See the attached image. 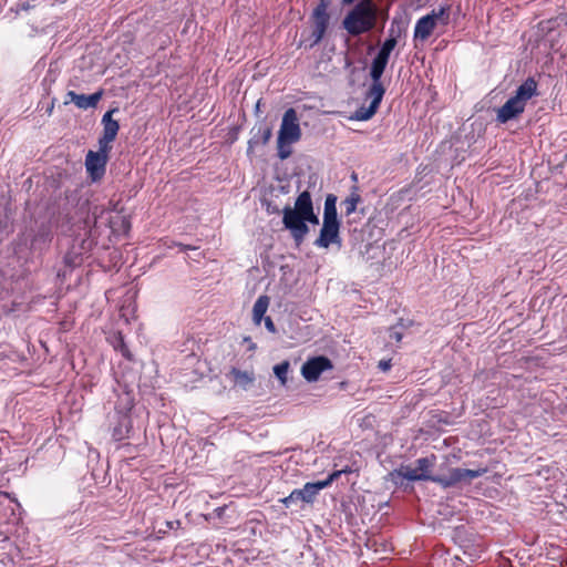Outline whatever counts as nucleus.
I'll use <instances>...</instances> for the list:
<instances>
[{"mask_svg":"<svg viewBox=\"0 0 567 567\" xmlns=\"http://www.w3.org/2000/svg\"><path fill=\"white\" fill-rule=\"evenodd\" d=\"M390 367H391L390 361L381 360V361L379 362V368H380L381 370H383V371L389 370V369H390Z\"/></svg>","mask_w":567,"mask_h":567,"instance_id":"nucleus-29","label":"nucleus"},{"mask_svg":"<svg viewBox=\"0 0 567 567\" xmlns=\"http://www.w3.org/2000/svg\"><path fill=\"white\" fill-rule=\"evenodd\" d=\"M332 244L341 245L340 221L323 220L319 237L315 245L320 248H328Z\"/></svg>","mask_w":567,"mask_h":567,"instance_id":"nucleus-11","label":"nucleus"},{"mask_svg":"<svg viewBox=\"0 0 567 567\" xmlns=\"http://www.w3.org/2000/svg\"><path fill=\"white\" fill-rule=\"evenodd\" d=\"M269 297L265 295L256 300L252 307V319L256 324H260L261 320L265 319L264 316L269 307Z\"/></svg>","mask_w":567,"mask_h":567,"instance_id":"nucleus-20","label":"nucleus"},{"mask_svg":"<svg viewBox=\"0 0 567 567\" xmlns=\"http://www.w3.org/2000/svg\"><path fill=\"white\" fill-rule=\"evenodd\" d=\"M272 135V131L267 125H259L257 127V132L254 133L251 138L248 142V154L252 151V148L257 145H266Z\"/></svg>","mask_w":567,"mask_h":567,"instance_id":"nucleus-17","label":"nucleus"},{"mask_svg":"<svg viewBox=\"0 0 567 567\" xmlns=\"http://www.w3.org/2000/svg\"><path fill=\"white\" fill-rule=\"evenodd\" d=\"M377 110L378 109L371 104L369 106L362 105L350 118L355 121H368L375 114Z\"/></svg>","mask_w":567,"mask_h":567,"instance_id":"nucleus-23","label":"nucleus"},{"mask_svg":"<svg viewBox=\"0 0 567 567\" xmlns=\"http://www.w3.org/2000/svg\"><path fill=\"white\" fill-rule=\"evenodd\" d=\"M342 473H343V471H334L324 481H319V482H315V483H306L302 488L293 489L287 497L280 499V502L286 507H290L291 505L298 504L299 502L305 503V504H311L315 502L319 492L321 489L328 487Z\"/></svg>","mask_w":567,"mask_h":567,"instance_id":"nucleus-5","label":"nucleus"},{"mask_svg":"<svg viewBox=\"0 0 567 567\" xmlns=\"http://www.w3.org/2000/svg\"><path fill=\"white\" fill-rule=\"evenodd\" d=\"M181 247H182L183 250H186V249L190 248L189 246H184V245H181Z\"/></svg>","mask_w":567,"mask_h":567,"instance_id":"nucleus-33","label":"nucleus"},{"mask_svg":"<svg viewBox=\"0 0 567 567\" xmlns=\"http://www.w3.org/2000/svg\"><path fill=\"white\" fill-rule=\"evenodd\" d=\"M115 110L107 111L102 117L103 134L99 138V145L111 147V143L116 138L120 125L117 121L112 118V114Z\"/></svg>","mask_w":567,"mask_h":567,"instance_id":"nucleus-12","label":"nucleus"},{"mask_svg":"<svg viewBox=\"0 0 567 567\" xmlns=\"http://www.w3.org/2000/svg\"><path fill=\"white\" fill-rule=\"evenodd\" d=\"M353 2H354V0H342V3H343V4H351V3H353Z\"/></svg>","mask_w":567,"mask_h":567,"instance_id":"nucleus-32","label":"nucleus"},{"mask_svg":"<svg viewBox=\"0 0 567 567\" xmlns=\"http://www.w3.org/2000/svg\"><path fill=\"white\" fill-rule=\"evenodd\" d=\"M264 321H265V327L267 328V330H268L269 332H271V333H275V332H276V327H275V323H274V321L271 320V318H270V317H266V318L264 319Z\"/></svg>","mask_w":567,"mask_h":567,"instance_id":"nucleus-27","label":"nucleus"},{"mask_svg":"<svg viewBox=\"0 0 567 567\" xmlns=\"http://www.w3.org/2000/svg\"><path fill=\"white\" fill-rule=\"evenodd\" d=\"M396 39L395 38H389L386 39L384 42H383V47L390 49V50H394L395 45H396Z\"/></svg>","mask_w":567,"mask_h":567,"instance_id":"nucleus-28","label":"nucleus"},{"mask_svg":"<svg viewBox=\"0 0 567 567\" xmlns=\"http://www.w3.org/2000/svg\"><path fill=\"white\" fill-rule=\"evenodd\" d=\"M227 375L233 379L235 385L243 390H247L255 381L254 372L241 371L237 368H231Z\"/></svg>","mask_w":567,"mask_h":567,"instance_id":"nucleus-16","label":"nucleus"},{"mask_svg":"<svg viewBox=\"0 0 567 567\" xmlns=\"http://www.w3.org/2000/svg\"><path fill=\"white\" fill-rule=\"evenodd\" d=\"M378 19V8L372 0L359 1L344 17L343 28L352 37L370 32Z\"/></svg>","mask_w":567,"mask_h":567,"instance_id":"nucleus-2","label":"nucleus"},{"mask_svg":"<svg viewBox=\"0 0 567 567\" xmlns=\"http://www.w3.org/2000/svg\"><path fill=\"white\" fill-rule=\"evenodd\" d=\"M391 52L392 50L382 45L377 55L389 61Z\"/></svg>","mask_w":567,"mask_h":567,"instance_id":"nucleus-26","label":"nucleus"},{"mask_svg":"<svg viewBox=\"0 0 567 567\" xmlns=\"http://www.w3.org/2000/svg\"><path fill=\"white\" fill-rule=\"evenodd\" d=\"M315 19V29L312 35L315 38V42H319L327 30L329 23V16L327 13V4L324 1H321L313 11Z\"/></svg>","mask_w":567,"mask_h":567,"instance_id":"nucleus-14","label":"nucleus"},{"mask_svg":"<svg viewBox=\"0 0 567 567\" xmlns=\"http://www.w3.org/2000/svg\"><path fill=\"white\" fill-rule=\"evenodd\" d=\"M450 10V4H443L432 10L431 13L420 18L415 23L414 38L424 41L432 34L436 25L449 24Z\"/></svg>","mask_w":567,"mask_h":567,"instance_id":"nucleus-7","label":"nucleus"},{"mask_svg":"<svg viewBox=\"0 0 567 567\" xmlns=\"http://www.w3.org/2000/svg\"><path fill=\"white\" fill-rule=\"evenodd\" d=\"M486 473V468L467 470V468H452L446 475H435L434 483L440 484L443 488L455 486L458 483H471Z\"/></svg>","mask_w":567,"mask_h":567,"instance_id":"nucleus-8","label":"nucleus"},{"mask_svg":"<svg viewBox=\"0 0 567 567\" xmlns=\"http://www.w3.org/2000/svg\"><path fill=\"white\" fill-rule=\"evenodd\" d=\"M111 147L99 145V151H89L85 157V167L93 181L100 179L105 173L107 154Z\"/></svg>","mask_w":567,"mask_h":567,"instance_id":"nucleus-9","label":"nucleus"},{"mask_svg":"<svg viewBox=\"0 0 567 567\" xmlns=\"http://www.w3.org/2000/svg\"><path fill=\"white\" fill-rule=\"evenodd\" d=\"M333 368L329 358L319 355L307 360L301 367V375L308 382H316L321 373Z\"/></svg>","mask_w":567,"mask_h":567,"instance_id":"nucleus-10","label":"nucleus"},{"mask_svg":"<svg viewBox=\"0 0 567 567\" xmlns=\"http://www.w3.org/2000/svg\"><path fill=\"white\" fill-rule=\"evenodd\" d=\"M301 138L299 117L295 109H288L282 116L281 125L277 137L278 157L288 158L291 153V145Z\"/></svg>","mask_w":567,"mask_h":567,"instance_id":"nucleus-4","label":"nucleus"},{"mask_svg":"<svg viewBox=\"0 0 567 567\" xmlns=\"http://www.w3.org/2000/svg\"><path fill=\"white\" fill-rule=\"evenodd\" d=\"M384 92H385V89H384L381 80H377V81L372 80V84L370 85V87L367 92V97L369 100H371L370 104L378 109L382 101Z\"/></svg>","mask_w":567,"mask_h":567,"instance_id":"nucleus-19","label":"nucleus"},{"mask_svg":"<svg viewBox=\"0 0 567 567\" xmlns=\"http://www.w3.org/2000/svg\"><path fill=\"white\" fill-rule=\"evenodd\" d=\"M391 338L395 339L396 341L401 340V334L399 332L391 333Z\"/></svg>","mask_w":567,"mask_h":567,"instance_id":"nucleus-30","label":"nucleus"},{"mask_svg":"<svg viewBox=\"0 0 567 567\" xmlns=\"http://www.w3.org/2000/svg\"><path fill=\"white\" fill-rule=\"evenodd\" d=\"M435 456L431 457H421L416 460V466L412 467L410 465H402L399 468L392 471L389 475L391 480L399 484L400 480L408 481H431L435 478V475H431V468L434 465Z\"/></svg>","mask_w":567,"mask_h":567,"instance_id":"nucleus-6","label":"nucleus"},{"mask_svg":"<svg viewBox=\"0 0 567 567\" xmlns=\"http://www.w3.org/2000/svg\"><path fill=\"white\" fill-rule=\"evenodd\" d=\"M537 94V82L533 78L524 81L503 106L497 110L496 121L504 124L518 117L525 110L527 102Z\"/></svg>","mask_w":567,"mask_h":567,"instance_id":"nucleus-3","label":"nucleus"},{"mask_svg":"<svg viewBox=\"0 0 567 567\" xmlns=\"http://www.w3.org/2000/svg\"><path fill=\"white\" fill-rule=\"evenodd\" d=\"M131 429V419L126 413H118L117 425L113 427L112 436L115 441H122L126 437Z\"/></svg>","mask_w":567,"mask_h":567,"instance_id":"nucleus-18","label":"nucleus"},{"mask_svg":"<svg viewBox=\"0 0 567 567\" xmlns=\"http://www.w3.org/2000/svg\"><path fill=\"white\" fill-rule=\"evenodd\" d=\"M323 220L339 221L338 213H337V196L333 194H329L326 197L324 209H323Z\"/></svg>","mask_w":567,"mask_h":567,"instance_id":"nucleus-21","label":"nucleus"},{"mask_svg":"<svg viewBox=\"0 0 567 567\" xmlns=\"http://www.w3.org/2000/svg\"><path fill=\"white\" fill-rule=\"evenodd\" d=\"M388 60L382 59L380 56H375L372 61L371 68H370V76L371 80H381L382 74L388 65Z\"/></svg>","mask_w":567,"mask_h":567,"instance_id":"nucleus-22","label":"nucleus"},{"mask_svg":"<svg viewBox=\"0 0 567 567\" xmlns=\"http://www.w3.org/2000/svg\"><path fill=\"white\" fill-rule=\"evenodd\" d=\"M19 504L8 493L0 492V523L10 522L16 516V508Z\"/></svg>","mask_w":567,"mask_h":567,"instance_id":"nucleus-15","label":"nucleus"},{"mask_svg":"<svg viewBox=\"0 0 567 567\" xmlns=\"http://www.w3.org/2000/svg\"><path fill=\"white\" fill-rule=\"evenodd\" d=\"M307 223L319 225V217L315 213L310 193L303 190L296 198L293 207L286 206L282 209V224L297 246L303 243L309 233Z\"/></svg>","mask_w":567,"mask_h":567,"instance_id":"nucleus-1","label":"nucleus"},{"mask_svg":"<svg viewBox=\"0 0 567 567\" xmlns=\"http://www.w3.org/2000/svg\"><path fill=\"white\" fill-rule=\"evenodd\" d=\"M53 110V105L52 106H49V113H51Z\"/></svg>","mask_w":567,"mask_h":567,"instance_id":"nucleus-34","label":"nucleus"},{"mask_svg":"<svg viewBox=\"0 0 567 567\" xmlns=\"http://www.w3.org/2000/svg\"><path fill=\"white\" fill-rule=\"evenodd\" d=\"M360 202V195L355 192L351 193L343 202L344 213L347 216L355 212L358 203Z\"/></svg>","mask_w":567,"mask_h":567,"instance_id":"nucleus-24","label":"nucleus"},{"mask_svg":"<svg viewBox=\"0 0 567 567\" xmlns=\"http://www.w3.org/2000/svg\"><path fill=\"white\" fill-rule=\"evenodd\" d=\"M290 364L288 361H282L279 364H276L274 367V373L280 381L281 385H286L288 380V372H289Z\"/></svg>","mask_w":567,"mask_h":567,"instance_id":"nucleus-25","label":"nucleus"},{"mask_svg":"<svg viewBox=\"0 0 567 567\" xmlns=\"http://www.w3.org/2000/svg\"><path fill=\"white\" fill-rule=\"evenodd\" d=\"M96 210H97V208H95V209L93 210V213H92V215H93V217H94V223H96L97 217H99V216H97V212H96Z\"/></svg>","mask_w":567,"mask_h":567,"instance_id":"nucleus-31","label":"nucleus"},{"mask_svg":"<svg viewBox=\"0 0 567 567\" xmlns=\"http://www.w3.org/2000/svg\"><path fill=\"white\" fill-rule=\"evenodd\" d=\"M102 96L103 91H97L90 95L78 94L74 91H69L66 93V100L64 101V104L68 105L69 103H74L79 109L87 110L95 107Z\"/></svg>","mask_w":567,"mask_h":567,"instance_id":"nucleus-13","label":"nucleus"}]
</instances>
